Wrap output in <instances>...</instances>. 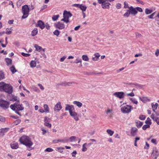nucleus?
I'll return each mask as SVG.
<instances>
[{"instance_id":"nucleus-1","label":"nucleus","mask_w":159,"mask_h":159,"mask_svg":"<svg viewBox=\"0 0 159 159\" xmlns=\"http://www.w3.org/2000/svg\"><path fill=\"white\" fill-rule=\"evenodd\" d=\"M19 141L21 144L29 148L33 144L31 138L27 136L24 135L21 137L19 139Z\"/></svg>"},{"instance_id":"nucleus-2","label":"nucleus","mask_w":159,"mask_h":159,"mask_svg":"<svg viewBox=\"0 0 159 159\" xmlns=\"http://www.w3.org/2000/svg\"><path fill=\"white\" fill-rule=\"evenodd\" d=\"M11 108L18 115L21 116V114L18 112L19 111H21L24 110V107L22 104L20 103L19 102H16L13 104H11L10 106Z\"/></svg>"},{"instance_id":"nucleus-3","label":"nucleus","mask_w":159,"mask_h":159,"mask_svg":"<svg viewBox=\"0 0 159 159\" xmlns=\"http://www.w3.org/2000/svg\"><path fill=\"white\" fill-rule=\"evenodd\" d=\"M72 16V14L69 11L65 10L63 13V18L61 19V21L67 23L69 22V18Z\"/></svg>"},{"instance_id":"nucleus-4","label":"nucleus","mask_w":159,"mask_h":159,"mask_svg":"<svg viewBox=\"0 0 159 159\" xmlns=\"http://www.w3.org/2000/svg\"><path fill=\"white\" fill-rule=\"evenodd\" d=\"M29 8L27 5H25L22 7V12L23 16L22 17V19H25L27 18L29 15Z\"/></svg>"},{"instance_id":"nucleus-5","label":"nucleus","mask_w":159,"mask_h":159,"mask_svg":"<svg viewBox=\"0 0 159 159\" xmlns=\"http://www.w3.org/2000/svg\"><path fill=\"white\" fill-rule=\"evenodd\" d=\"M133 109V108L132 106L126 105L121 107V111L122 113L126 114L130 113Z\"/></svg>"},{"instance_id":"nucleus-6","label":"nucleus","mask_w":159,"mask_h":159,"mask_svg":"<svg viewBox=\"0 0 159 159\" xmlns=\"http://www.w3.org/2000/svg\"><path fill=\"white\" fill-rule=\"evenodd\" d=\"M9 103L5 100L0 99V106L4 109L7 108L9 105Z\"/></svg>"},{"instance_id":"nucleus-7","label":"nucleus","mask_w":159,"mask_h":159,"mask_svg":"<svg viewBox=\"0 0 159 159\" xmlns=\"http://www.w3.org/2000/svg\"><path fill=\"white\" fill-rule=\"evenodd\" d=\"M5 88L4 90V92L9 94H11L13 92V88L10 84H6Z\"/></svg>"},{"instance_id":"nucleus-8","label":"nucleus","mask_w":159,"mask_h":159,"mask_svg":"<svg viewBox=\"0 0 159 159\" xmlns=\"http://www.w3.org/2000/svg\"><path fill=\"white\" fill-rule=\"evenodd\" d=\"M53 142L55 143H58L59 142H62L65 143L69 142V138L67 137H65L63 139H59L54 140Z\"/></svg>"},{"instance_id":"nucleus-9","label":"nucleus","mask_w":159,"mask_h":159,"mask_svg":"<svg viewBox=\"0 0 159 159\" xmlns=\"http://www.w3.org/2000/svg\"><path fill=\"white\" fill-rule=\"evenodd\" d=\"M54 25L56 28L60 30L64 29L65 28V25L64 24L60 21L55 23Z\"/></svg>"},{"instance_id":"nucleus-10","label":"nucleus","mask_w":159,"mask_h":159,"mask_svg":"<svg viewBox=\"0 0 159 159\" xmlns=\"http://www.w3.org/2000/svg\"><path fill=\"white\" fill-rule=\"evenodd\" d=\"M124 93L122 92H116L113 94V95L120 99L123 98L124 97Z\"/></svg>"},{"instance_id":"nucleus-11","label":"nucleus","mask_w":159,"mask_h":159,"mask_svg":"<svg viewBox=\"0 0 159 159\" xmlns=\"http://www.w3.org/2000/svg\"><path fill=\"white\" fill-rule=\"evenodd\" d=\"M36 26L39 27L42 30L45 27L44 23L41 20H38L36 24Z\"/></svg>"},{"instance_id":"nucleus-12","label":"nucleus","mask_w":159,"mask_h":159,"mask_svg":"<svg viewBox=\"0 0 159 159\" xmlns=\"http://www.w3.org/2000/svg\"><path fill=\"white\" fill-rule=\"evenodd\" d=\"M65 110L66 111H68L69 113H70L75 110V108L74 106L73 105L66 104V105Z\"/></svg>"},{"instance_id":"nucleus-13","label":"nucleus","mask_w":159,"mask_h":159,"mask_svg":"<svg viewBox=\"0 0 159 159\" xmlns=\"http://www.w3.org/2000/svg\"><path fill=\"white\" fill-rule=\"evenodd\" d=\"M159 154V153L158 152V151L156 148H153L152 153L151 154L152 157L154 159H156Z\"/></svg>"},{"instance_id":"nucleus-14","label":"nucleus","mask_w":159,"mask_h":159,"mask_svg":"<svg viewBox=\"0 0 159 159\" xmlns=\"http://www.w3.org/2000/svg\"><path fill=\"white\" fill-rule=\"evenodd\" d=\"M62 108L61 103L60 102H57L54 106V110L55 111H59Z\"/></svg>"},{"instance_id":"nucleus-15","label":"nucleus","mask_w":159,"mask_h":159,"mask_svg":"<svg viewBox=\"0 0 159 159\" xmlns=\"http://www.w3.org/2000/svg\"><path fill=\"white\" fill-rule=\"evenodd\" d=\"M50 120V119L48 117H45L44 119V125L50 128L52 127V125L49 123Z\"/></svg>"},{"instance_id":"nucleus-16","label":"nucleus","mask_w":159,"mask_h":159,"mask_svg":"<svg viewBox=\"0 0 159 159\" xmlns=\"http://www.w3.org/2000/svg\"><path fill=\"white\" fill-rule=\"evenodd\" d=\"M70 116H72L75 121H78L79 120V116L77 113L75 111V110L70 113Z\"/></svg>"},{"instance_id":"nucleus-17","label":"nucleus","mask_w":159,"mask_h":159,"mask_svg":"<svg viewBox=\"0 0 159 159\" xmlns=\"http://www.w3.org/2000/svg\"><path fill=\"white\" fill-rule=\"evenodd\" d=\"M8 128H2L0 129V137H3L8 131Z\"/></svg>"},{"instance_id":"nucleus-18","label":"nucleus","mask_w":159,"mask_h":159,"mask_svg":"<svg viewBox=\"0 0 159 159\" xmlns=\"http://www.w3.org/2000/svg\"><path fill=\"white\" fill-rule=\"evenodd\" d=\"M10 145L11 148L13 149H16L19 147L17 142L15 141L12 142Z\"/></svg>"},{"instance_id":"nucleus-19","label":"nucleus","mask_w":159,"mask_h":159,"mask_svg":"<svg viewBox=\"0 0 159 159\" xmlns=\"http://www.w3.org/2000/svg\"><path fill=\"white\" fill-rule=\"evenodd\" d=\"M139 99L143 102L146 103L147 102H150L151 100L147 97H139Z\"/></svg>"},{"instance_id":"nucleus-20","label":"nucleus","mask_w":159,"mask_h":159,"mask_svg":"<svg viewBox=\"0 0 159 159\" xmlns=\"http://www.w3.org/2000/svg\"><path fill=\"white\" fill-rule=\"evenodd\" d=\"M129 10L130 11V13L132 15H135L137 13L136 8H134L132 6L129 7Z\"/></svg>"},{"instance_id":"nucleus-21","label":"nucleus","mask_w":159,"mask_h":159,"mask_svg":"<svg viewBox=\"0 0 159 159\" xmlns=\"http://www.w3.org/2000/svg\"><path fill=\"white\" fill-rule=\"evenodd\" d=\"M137 129L135 127L131 128L130 131L131 135L132 136H134L136 135Z\"/></svg>"},{"instance_id":"nucleus-22","label":"nucleus","mask_w":159,"mask_h":159,"mask_svg":"<svg viewBox=\"0 0 159 159\" xmlns=\"http://www.w3.org/2000/svg\"><path fill=\"white\" fill-rule=\"evenodd\" d=\"M38 61L36 59L34 60H32L30 63V66L31 68H34L36 66Z\"/></svg>"},{"instance_id":"nucleus-23","label":"nucleus","mask_w":159,"mask_h":159,"mask_svg":"<svg viewBox=\"0 0 159 159\" xmlns=\"http://www.w3.org/2000/svg\"><path fill=\"white\" fill-rule=\"evenodd\" d=\"M151 118L154 121H156V123L159 125V118L155 116L154 114H152L151 116Z\"/></svg>"},{"instance_id":"nucleus-24","label":"nucleus","mask_w":159,"mask_h":159,"mask_svg":"<svg viewBox=\"0 0 159 159\" xmlns=\"http://www.w3.org/2000/svg\"><path fill=\"white\" fill-rule=\"evenodd\" d=\"M34 47L37 51L40 52L41 51H42L43 52H44L45 51L44 49H43L41 47L39 46L37 44H34Z\"/></svg>"},{"instance_id":"nucleus-25","label":"nucleus","mask_w":159,"mask_h":159,"mask_svg":"<svg viewBox=\"0 0 159 159\" xmlns=\"http://www.w3.org/2000/svg\"><path fill=\"white\" fill-rule=\"evenodd\" d=\"M6 84L4 82H0V91H3L4 90L5 88Z\"/></svg>"},{"instance_id":"nucleus-26","label":"nucleus","mask_w":159,"mask_h":159,"mask_svg":"<svg viewBox=\"0 0 159 159\" xmlns=\"http://www.w3.org/2000/svg\"><path fill=\"white\" fill-rule=\"evenodd\" d=\"M93 56L94 57H92V59L94 61H97L99 59V58L100 56V55L98 53H95Z\"/></svg>"},{"instance_id":"nucleus-27","label":"nucleus","mask_w":159,"mask_h":159,"mask_svg":"<svg viewBox=\"0 0 159 159\" xmlns=\"http://www.w3.org/2000/svg\"><path fill=\"white\" fill-rule=\"evenodd\" d=\"M110 4L109 2H104L102 4V7L103 9H109L110 7L109 5Z\"/></svg>"},{"instance_id":"nucleus-28","label":"nucleus","mask_w":159,"mask_h":159,"mask_svg":"<svg viewBox=\"0 0 159 159\" xmlns=\"http://www.w3.org/2000/svg\"><path fill=\"white\" fill-rule=\"evenodd\" d=\"M73 103L74 105H76L79 108L81 107L83 105L82 103L81 102L77 101H74L73 102Z\"/></svg>"},{"instance_id":"nucleus-29","label":"nucleus","mask_w":159,"mask_h":159,"mask_svg":"<svg viewBox=\"0 0 159 159\" xmlns=\"http://www.w3.org/2000/svg\"><path fill=\"white\" fill-rule=\"evenodd\" d=\"M129 100L132 103L136 105L138 104V101L134 98H130Z\"/></svg>"},{"instance_id":"nucleus-30","label":"nucleus","mask_w":159,"mask_h":159,"mask_svg":"<svg viewBox=\"0 0 159 159\" xmlns=\"http://www.w3.org/2000/svg\"><path fill=\"white\" fill-rule=\"evenodd\" d=\"M43 107L44 111L46 113H49V108L48 105L47 104H44L43 105Z\"/></svg>"},{"instance_id":"nucleus-31","label":"nucleus","mask_w":159,"mask_h":159,"mask_svg":"<svg viewBox=\"0 0 159 159\" xmlns=\"http://www.w3.org/2000/svg\"><path fill=\"white\" fill-rule=\"evenodd\" d=\"M5 61L7 65H11L12 63V60L9 58H6L5 59Z\"/></svg>"},{"instance_id":"nucleus-32","label":"nucleus","mask_w":159,"mask_h":159,"mask_svg":"<svg viewBox=\"0 0 159 159\" xmlns=\"http://www.w3.org/2000/svg\"><path fill=\"white\" fill-rule=\"evenodd\" d=\"M38 30L37 28H35L34 30H33L31 32V35L33 36H34L36 35L38 33Z\"/></svg>"},{"instance_id":"nucleus-33","label":"nucleus","mask_w":159,"mask_h":159,"mask_svg":"<svg viewBox=\"0 0 159 159\" xmlns=\"http://www.w3.org/2000/svg\"><path fill=\"white\" fill-rule=\"evenodd\" d=\"M106 132L107 134L110 136H112L114 133V131L110 129H107Z\"/></svg>"},{"instance_id":"nucleus-34","label":"nucleus","mask_w":159,"mask_h":159,"mask_svg":"<svg viewBox=\"0 0 159 159\" xmlns=\"http://www.w3.org/2000/svg\"><path fill=\"white\" fill-rule=\"evenodd\" d=\"M87 7L85 6H83L82 4H80V8L82 11V12H84L86 11Z\"/></svg>"},{"instance_id":"nucleus-35","label":"nucleus","mask_w":159,"mask_h":159,"mask_svg":"<svg viewBox=\"0 0 159 159\" xmlns=\"http://www.w3.org/2000/svg\"><path fill=\"white\" fill-rule=\"evenodd\" d=\"M82 58L84 61H88L89 60V58L88 56L86 55H83L82 56Z\"/></svg>"},{"instance_id":"nucleus-36","label":"nucleus","mask_w":159,"mask_h":159,"mask_svg":"<svg viewBox=\"0 0 159 159\" xmlns=\"http://www.w3.org/2000/svg\"><path fill=\"white\" fill-rule=\"evenodd\" d=\"M86 143H85L83 145L82 149V150L83 152H85L87 150V148H86L87 146H86Z\"/></svg>"},{"instance_id":"nucleus-37","label":"nucleus","mask_w":159,"mask_h":159,"mask_svg":"<svg viewBox=\"0 0 159 159\" xmlns=\"http://www.w3.org/2000/svg\"><path fill=\"white\" fill-rule=\"evenodd\" d=\"M143 124V123L139 121L136 122V125L138 127H140Z\"/></svg>"},{"instance_id":"nucleus-38","label":"nucleus","mask_w":159,"mask_h":159,"mask_svg":"<svg viewBox=\"0 0 159 159\" xmlns=\"http://www.w3.org/2000/svg\"><path fill=\"white\" fill-rule=\"evenodd\" d=\"M130 11L129 10H127L125 13L124 14L123 16L124 17H128L130 14Z\"/></svg>"},{"instance_id":"nucleus-39","label":"nucleus","mask_w":159,"mask_h":159,"mask_svg":"<svg viewBox=\"0 0 159 159\" xmlns=\"http://www.w3.org/2000/svg\"><path fill=\"white\" fill-rule=\"evenodd\" d=\"M59 17V15H54L52 16V19L53 21H55L58 19Z\"/></svg>"},{"instance_id":"nucleus-40","label":"nucleus","mask_w":159,"mask_h":159,"mask_svg":"<svg viewBox=\"0 0 159 159\" xmlns=\"http://www.w3.org/2000/svg\"><path fill=\"white\" fill-rule=\"evenodd\" d=\"M76 137L75 136H72L69 138V142H72L75 140Z\"/></svg>"},{"instance_id":"nucleus-41","label":"nucleus","mask_w":159,"mask_h":159,"mask_svg":"<svg viewBox=\"0 0 159 159\" xmlns=\"http://www.w3.org/2000/svg\"><path fill=\"white\" fill-rule=\"evenodd\" d=\"M152 11V9H149L148 8H146L145 10V13L146 14H148L151 13Z\"/></svg>"},{"instance_id":"nucleus-42","label":"nucleus","mask_w":159,"mask_h":159,"mask_svg":"<svg viewBox=\"0 0 159 159\" xmlns=\"http://www.w3.org/2000/svg\"><path fill=\"white\" fill-rule=\"evenodd\" d=\"M145 122L146 124L150 125L151 124V120L149 118H148Z\"/></svg>"},{"instance_id":"nucleus-43","label":"nucleus","mask_w":159,"mask_h":159,"mask_svg":"<svg viewBox=\"0 0 159 159\" xmlns=\"http://www.w3.org/2000/svg\"><path fill=\"white\" fill-rule=\"evenodd\" d=\"M79 63H81L82 60L81 58H79V57H77L75 61L74 62V63L77 64Z\"/></svg>"},{"instance_id":"nucleus-44","label":"nucleus","mask_w":159,"mask_h":159,"mask_svg":"<svg viewBox=\"0 0 159 159\" xmlns=\"http://www.w3.org/2000/svg\"><path fill=\"white\" fill-rule=\"evenodd\" d=\"M4 78V74L1 71H0V80Z\"/></svg>"},{"instance_id":"nucleus-45","label":"nucleus","mask_w":159,"mask_h":159,"mask_svg":"<svg viewBox=\"0 0 159 159\" xmlns=\"http://www.w3.org/2000/svg\"><path fill=\"white\" fill-rule=\"evenodd\" d=\"M10 69L11 71V72H12V73L13 74L15 73V72H16V69L15 67H14V66H11L10 68Z\"/></svg>"},{"instance_id":"nucleus-46","label":"nucleus","mask_w":159,"mask_h":159,"mask_svg":"<svg viewBox=\"0 0 159 159\" xmlns=\"http://www.w3.org/2000/svg\"><path fill=\"white\" fill-rule=\"evenodd\" d=\"M112 110L111 109L109 108H108L107 110L106 111V113L108 115L109 114H110L111 115V114H112Z\"/></svg>"},{"instance_id":"nucleus-47","label":"nucleus","mask_w":159,"mask_h":159,"mask_svg":"<svg viewBox=\"0 0 159 159\" xmlns=\"http://www.w3.org/2000/svg\"><path fill=\"white\" fill-rule=\"evenodd\" d=\"M56 149L58 150V152L61 153L63 152V150L64 149V148L62 147H57Z\"/></svg>"},{"instance_id":"nucleus-48","label":"nucleus","mask_w":159,"mask_h":159,"mask_svg":"<svg viewBox=\"0 0 159 159\" xmlns=\"http://www.w3.org/2000/svg\"><path fill=\"white\" fill-rule=\"evenodd\" d=\"M60 34V32L59 31L56 30H55L54 32H53V34L54 35H56L57 36H58Z\"/></svg>"},{"instance_id":"nucleus-49","label":"nucleus","mask_w":159,"mask_h":159,"mask_svg":"<svg viewBox=\"0 0 159 159\" xmlns=\"http://www.w3.org/2000/svg\"><path fill=\"white\" fill-rule=\"evenodd\" d=\"M151 106L153 111L154 112H155V110L157 109V107L155 106L153 103H152Z\"/></svg>"},{"instance_id":"nucleus-50","label":"nucleus","mask_w":159,"mask_h":159,"mask_svg":"<svg viewBox=\"0 0 159 159\" xmlns=\"http://www.w3.org/2000/svg\"><path fill=\"white\" fill-rule=\"evenodd\" d=\"M150 125H149L147 124L144 125L142 127V129L143 130H146L147 128H149L150 127Z\"/></svg>"},{"instance_id":"nucleus-51","label":"nucleus","mask_w":159,"mask_h":159,"mask_svg":"<svg viewBox=\"0 0 159 159\" xmlns=\"http://www.w3.org/2000/svg\"><path fill=\"white\" fill-rule=\"evenodd\" d=\"M21 54L23 56L25 57H28L30 56V54L29 53H25L23 52L21 53Z\"/></svg>"},{"instance_id":"nucleus-52","label":"nucleus","mask_w":159,"mask_h":159,"mask_svg":"<svg viewBox=\"0 0 159 159\" xmlns=\"http://www.w3.org/2000/svg\"><path fill=\"white\" fill-rule=\"evenodd\" d=\"M53 151V149L51 148H48L45 150V152H51Z\"/></svg>"},{"instance_id":"nucleus-53","label":"nucleus","mask_w":159,"mask_h":159,"mask_svg":"<svg viewBox=\"0 0 159 159\" xmlns=\"http://www.w3.org/2000/svg\"><path fill=\"white\" fill-rule=\"evenodd\" d=\"M126 95L127 96H129L131 97H134V94L132 92L130 93H127Z\"/></svg>"},{"instance_id":"nucleus-54","label":"nucleus","mask_w":159,"mask_h":159,"mask_svg":"<svg viewBox=\"0 0 159 159\" xmlns=\"http://www.w3.org/2000/svg\"><path fill=\"white\" fill-rule=\"evenodd\" d=\"M0 121L2 122H4L5 121V118L3 116H0Z\"/></svg>"},{"instance_id":"nucleus-55","label":"nucleus","mask_w":159,"mask_h":159,"mask_svg":"<svg viewBox=\"0 0 159 159\" xmlns=\"http://www.w3.org/2000/svg\"><path fill=\"white\" fill-rule=\"evenodd\" d=\"M139 119L141 120H144L145 119V116L143 115H141L139 116Z\"/></svg>"},{"instance_id":"nucleus-56","label":"nucleus","mask_w":159,"mask_h":159,"mask_svg":"<svg viewBox=\"0 0 159 159\" xmlns=\"http://www.w3.org/2000/svg\"><path fill=\"white\" fill-rule=\"evenodd\" d=\"M21 121L20 120L18 119L15 121L14 122V124L16 125H18L19 123H20V122Z\"/></svg>"},{"instance_id":"nucleus-57","label":"nucleus","mask_w":159,"mask_h":159,"mask_svg":"<svg viewBox=\"0 0 159 159\" xmlns=\"http://www.w3.org/2000/svg\"><path fill=\"white\" fill-rule=\"evenodd\" d=\"M6 33L8 34H10L11 33V31L9 30V29L7 28L6 30Z\"/></svg>"},{"instance_id":"nucleus-58","label":"nucleus","mask_w":159,"mask_h":159,"mask_svg":"<svg viewBox=\"0 0 159 159\" xmlns=\"http://www.w3.org/2000/svg\"><path fill=\"white\" fill-rule=\"evenodd\" d=\"M136 9L137 11L140 12H142L143 11L142 9L140 7H137L136 8Z\"/></svg>"},{"instance_id":"nucleus-59","label":"nucleus","mask_w":159,"mask_h":159,"mask_svg":"<svg viewBox=\"0 0 159 159\" xmlns=\"http://www.w3.org/2000/svg\"><path fill=\"white\" fill-rule=\"evenodd\" d=\"M124 7L125 8H129V7L128 6V3H127L126 2H124Z\"/></svg>"},{"instance_id":"nucleus-60","label":"nucleus","mask_w":159,"mask_h":159,"mask_svg":"<svg viewBox=\"0 0 159 159\" xmlns=\"http://www.w3.org/2000/svg\"><path fill=\"white\" fill-rule=\"evenodd\" d=\"M77 154V152L76 151H75L72 152L71 153V155L72 157H75V155Z\"/></svg>"},{"instance_id":"nucleus-61","label":"nucleus","mask_w":159,"mask_h":159,"mask_svg":"<svg viewBox=\"0 0 159 159\" xmlns=\"http://www.w3.org/2000/svg\"><path fill=\"white\" fill-rule=\"evenodd\" d=\"M38 85L39 87L41 89V90H43L44 89V87L43 86V85L41 84H38Z\"/></svg>"},{"instance_id":"nucleus-62","label":"nucleus","mask_w":159,"mask_h":159,"mask_svg":"<svg viewBox=\"0 0 159 159\" xmlns=\"http://www.w3.org/2000/svg\"><path fill=\"white\" fill-rule=\"evenodd\" d=\"M66 58V57L64 56L62 57L61 58L60 60L61 62H63Z\"/></svg>"},{"instance_id":"nucleus-63","label":"nucleus","mask_w":159,"mask_h":159,"mask_svg":"<svg viewBox=\"0 0 159 159\" xmlns=\"http://www.w3.org/2000/svg\"><path fill=\"white\" fill-rule=\"evenodd\" d=\"M149 147V144L147 143V142H146V146L144 147V148L148 149Z\"/></svg>"},{"instance_id":"nucleus-64","label":"nucleus","mask_w":159,"mask_h":159,"mask_svg":"<svg viewBox=\"0 0 159 159\" xmlns=\"http://www.w3.org/2000/svg\"><path fill=\"white\" fill-rule=\"evenodd\" d=\"M155 55L157 56V57L159 55V49H157L156 52L155 53Z\"/></svg>"}]
</instances>
